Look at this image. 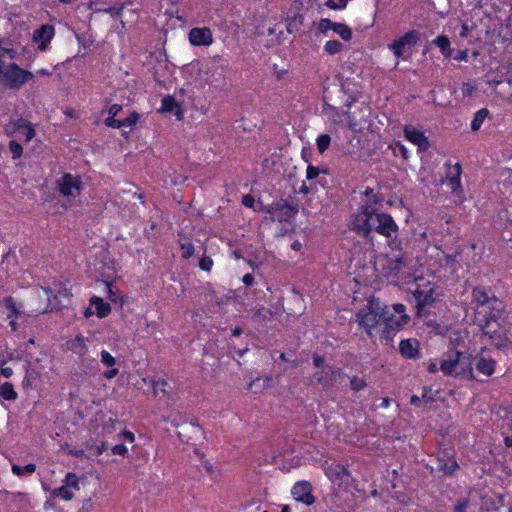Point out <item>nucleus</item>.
Wrapping results in <instances>:
<instances>
[{
	"mask_svg": "<svg viewBox=\"0 0 512 512\" xmlns=\"http://www.w3.org/2000/svg\"><path fill=\"white\" fill-rule=\"evenodd\" d=\"M42 291L47 296L49 302L51 301L50 300L51 296H53L54 298H57L58 295L67 296V290L66 289L55 291L52 288H43Z\"/></svg>",
	"mask_w": 512,
	"mask_h": 512,
	"instance_id": "nucleus-43",
	"label": "nucleus"
},
{
	"mask_svg": "<svg viewBox=\"0 0 512 512\" xmlns=\"http://www.w3.org/2000/svg\"><path fill=\"white\" fill-rule=\"evenodd\" d=\"M182 256L185 259L190 258L194 253V246L189 242L181 243Z\"/></svg>",
	"mask_w": 512,
	"mask_h": 512,
	"instance_id": "nucleus-42",
	"label": "nucleus"
},
{
	"mask_svg": "<svg viewBox=\"0 0 512 512\" xmlns=\"http://www.w3.org/2000/svg\"><path fill=\"white\" fill-rule=\"evenodd\" d=\"M100 362L108 369L103 372V377L106 379H112L119 373L115 367L116 359L108 351L102 350L100 353Z\"/></svg>",
	"mask_w": 512,
	"mask_h": 512,
	"instance_id": "nucleus-25",
	"label": "nucleus"
},
{
	"mask_svg": "<svg viewBox=\"0 0 512 512\" xmlns=\"http://www.w3.org/2000/svg\"><path fill=\"white\" fill-rule=\"evenodd\" d=\"M13 132L16 133L20 140L25 142L31 141L35 136V129L33 125L24 119H18L13 124Z\"/></svg>",
	"mask_w": 512,
	"mask_h": 512,
	"instance_id": "nucleus-20",
	"label": "nucleus"
},
{
	"mask_svg": "<svg viewBox=\"0 0 512 512\" xmlns=\"http://www.w3.org/2000/svg\"><path fill=\"white\" fill-rule=\"evenodd\" d=\"M291 493L296 501L302 502L306 505H311L314 502L312 487L310 483L306 481L297 482L293 486Z\"/></svg>",
	"mask_w": 512,
	"mask_h": 512,
	"instance_id": "nucleus-16",
	"label": "nucleus"
},
{
	"mask_svg": "<svg viewBox=\"0 0 512 512\" xmlns=\"http://www.w3.org/2000/svg\"><path fill=\"white\" fill-rule=\"evenodd\" d=\"M489 339L496 349L502 350L505 353L511 348V341L507 337L506 329H502L498 333L493 334Z\"/></svg>",
	"mask_w": 512,
	"mask_h": 512,
	"instance_id": "nucleus-28",
	"label": "nucleus"
},
{
	"mask_svg": "<svg viewBox=\"0 0 512 512\" xmlns=\"http://www.w3.org/2000/svg\"><path fill=\"white\" fill-rule=\"evenodd\" d=\"M431 392V388L424 387L421 399L424 400L425 402H432L434 400V397L432 396Z\"/></svg>",
	"mask_w": 512,
	"mask_h": 512,
	"instance_id": "nucleus-55",
	"label": "nucleus"
},
{
	"mask_svg": "<svg viewBox=\"0 0 512 512\" xmlns=\"http://www.w3.org/2000/svg\"><path fill=\"white\" fill-rule=\"evenodd\" d=\"M343 41L348 42L353 37L352 29L345 23L338 22L334 31Z\"/></svg>",
	"mask_w": 512,
	"mask_h": 512,
	"instance_id": "nucleus-32",
	"label": "nucleus"
},
{
	"mask_svg": "<svg viewBox=\"0 0 512 512\" xmlns=\"http://www.w3.org/2000/svg\"><path fill=\"white\" fill-rule=\"evenodd\" d=\"M470 31H471V27L467 23H464L461 26L460 36L463 38H466L469 36Z\"/></svg>",
	"mask_w": 512,
	"mask_h": 512,
	"instance_id": "nucleus-61",
	"label": "nucleus"
},
{
	"mask_svg": "<svg viewBox=\"0 0 512 512\" xmlns=\"http://www.w3.org/2000/svg\"><path fill=\"white\" fill-rule=\"evenodd\" d=\"M3 306L5 308V314L9 319V326L12 331L18 329L17 320L23 316L21 306L18 305L12 297H7L3 300Z\"/></svg>",
	"mask_w": 512,
	"mask_h": 512,
	"instance_id": "nucleus-15",
	"label": "nucleus"
},
{
	"mask_svg": "<svg viewBox=\"0 0 512 512\" xmlns=\"http://www.w3.org/2000/svg\"><path fill=\"white\" fill-rule=\"evenodd\" d=\"M80 490V478L77 474L69 472L62 481V485L53 489L52 495L64 501L74 497L76 491Z\"/></svg>",
	"mask_w": 512,
	"mask_h": 512,
	"instance_id": "nucleus-10",
	"label": "nucleus"
},
{
	"mask_svg": "<svg viewBox=\"0 0 512 512\" xmlns=\"http://www.w3.org/2000/svg\"><path fill=\"white\" fill-rule=\"evenodd\" d=\"M254 203H255V200H254V197L251 196V195H244L243 198H242V204L245 206V207H248V208H253L254 207Z\"/></svg>",
	"mask_w": 512,
	"mask_h": 512,
	"instance_id": "nucleus-57",
	"label": "nucleus"
},
{
	"mask_svg": "<svg viewBox=\"0 0 512 512\" xmlns=\"http://www.w3.org/2000/svg\"><path fill=\"white\" fill-rule=\"evenodd\" d=\"M35 74L15 62L0 70V83L12 90H19L33 81Z\"/></svg>",
	"mask_w": 512,
	"mask_h": 512,
	"instance_id": "nucleus-3",
	"label": "nucleus"
},
{
	"mask_svg": "<svg viewBox=\"0 0 512 512\" xmlns=\"http://www.w3.org/2000/svg\"><path fill=\"white\" fill-rule=\"evenodd\" d=\"M373 223V230L386 238H392L398 232V225L389 214L376 212Z\"/></svg>",
	"mask_w": 512,
	"mask_h": 512,
	"instance_id": "nucleus-12",
	"label": "nucleus"
},
{
	"mask_svg": "<svg viewBox=\"0 0 512 512\" xmlns=\"http://www.w3.org/2000/svg\"><path fill=\"white\" fill-rule=\"evenodd\" d=\"M344 50V45L337 40H329L323 46V51L328 55H335Z\"/></svg>",
	"mask_w": 512,
	"mask_h": 512,
	"instance_id": "nucleus-33",
	"label": "nucleus"
},
{
	"mask_svg": "<svg viewBox=\"0 0 512 512\" xmlns=\"http://www.w3.org/2000/svg\"><path fill=\"white\" fill-rule=\"evenodd\" d=\"M255 316L258 318H262L263 320H268L272 316V313L270 310L262 307L255 312Z\"/></svg>",
	"mask_w": 512,
	"mask_h": 512,
	"instance_id": "nucleus-51",
	"label": "nucleus"
},
{
	"mask_svg": "<svg viewBox=\"0 0 512 512\" xmlns=\"http://www.w3.org/2000/svg\"><path fill=\"white\" fill-rule=\"evenodd\" d=\"M325 475L333 484H348L350 481L349 471L341 464L325 461L322 465Z\"/></svg>",
	"mask_w": 512,
	"mask_h": 512,
	"instance_id": "nucleus-11",
	"label": "nucleus"
},
{
	"mask_svg": "<svg viewBox=\"0 0 512 512\" xmlns=\"http://www.w3.org/2000/svg\"><path fill=\"white\" fill-rule=\"evenodd\" d=\"M55 34L54 27L48 24L42 25L40 28L34 31L33 41L38 45V48L42 51L46 50L48 44L53 39Z\"/></svg>",
	"mask_w": 512,
	"mask_h": 512,
	"instance_id": "nucleus-17",
	"label": "nucleus"
},
{
	"mask_svg": "<svg viewBox=\"0 0 512 512\" xmlns=\"http://www.w3.org/2000/svg\"><path fill=\"white\" fill-rule=\"evenodd\" d=\"M9 150L12 154L13 159H18L22 156V146L15 140H11L9 142Z\"/></svg>",
	"mask_w": 512,
	"mask_h": 512,
	"instance_id": "nucleus-39",
	"label": "nucleus"
},
{
	"mask_svg": "<svg viewBox=\"0 0 512 512\" xmlns=\"http://www.w3.org/2000/svg\"><path fill=\"white\" fill-rule=\"evenodd\" d=\"M426 368L429 373L433 374L440 370V365L438 366L437 362L434 360H429L426 364Z\"/></svg>",
	"mask_w": 512,
	"mask_h": 512,
	"instance_id": "nucleus-54",
	"label": "nucleus"
},
{
	"mask_svg": "<svg viewBox=\"0 0 512 512\" xmlns=\"http://www.w3.org/2000/svg\"><path fill=\"white\" fill-rule=\"evenodd\" d=\"M413 295L416 300L417 314L420 317L423 316L425 308L432 305L438 296L435 294L434 285L430 282H427L422 286L418 284L417 288L413 290Z\"/></svg>",
	"mask_w": 512,
	"mask_h": 512,
	"instance_id": "nucleus-9",
	"label": "nucleus"
},
{
	"mask_svg": "<svg viewBox=\"0 0 512 512\" xmlns=\"http://www.w3.org/2000/svg\"><path fill=\"white\" fill-rule=\"evenodd\" d=\"M434 43L441 49L443 54H446V50H448L450 46V41L446 36H438Z\"/></svg>",
	"mask_w": 512,
	"mask_h": 512,
	"instance_id": "nucleus-41",
	"label": "nucleus"
},
{
	"mask_svg": "<svg viewBox=\"0 0 512 512\" xmlns=\"http://www.w3.org/2000/svg\"><path fill=\"white\" fill-rule=\"evenodd\" d=\"M139 118L140 115L137 112H132L125 119H120V122L123 124V127H133L137 124Z\"/></svg>",
	"mask_w": 512,
	"mask_h": 512,
	"instance_id": "nucleus-40",
	"label": "nucleus"
},
{
	"mask_svg": "<svg viewBox=\"0 0 512 512\" xmlns=\"http://www.w3.org/2000/svg\"><path fill=\"white\" fill-rule=\"evenodd\" d=\"M409 315L406 314V308L403 304H394L391 307L384 305L383 310V333L389 330H399L408 324Z\"/></svg>",
	"mask_w": 512,
	"mask_h": 512,
	"instance_id": "nucleus-5",
	"label": "nucleus"
},
{
	"mask_svg": "<svg viewBox=\"0 0 512 512\" xmlns=\"http://www.w3.org/2000/svg\"><path fill=\"white\" fill-rule=\"evenodd\" d=\"M242 281L245 285L251 286L254 283V277L252 274L247 273L243 276Z\"/></svg>",
	"mask_w": 512,
	"mask_h": 512,
	"instance_id": "nucleus-62",
	"label": "nucleus"
},
{
	"mask_svg": "<svg viewBox=\"0 0 512 512\" xmlns=\"http://www.w3.org/2000/svg\"><path fill=\"white\" fill-rule=\"evenodd\" d=\"M166 386H167V382L164 379H159L157 381H154L153 390L155 393H158L159 391L165 393Z\"/></svg>",
	"mask_w": 512,
	"mask_h": 512,
	"instance_id": "nucleus-50",
	"label": "nucleus"
},
{
	"mask_svg": "<svg viewBox=\"0 0 512 512\" xmlns=\"http://www.w3.org/2000/svg\"><path fill=\"white\" fill-rule=\"evenodd\" d=\"M111 450H112V453L115 455L126 456L128 454V449L123 444H117L114 447H112Z\"/></svg>",
	"mask_w": 512,
	"mask_h": 512,
	"instance_id": "nucleus-49",
	"label": "nucleus"
},
{
	"mask_svg": "<svg viewBox=\"0 0 512 512\" xmlns=\"http://www.w3.org/2000/svg\"><path fill=\"white\" fill-rule=\"evenodd\" d=\"M383 310L384 305L379 301L372 300L356 314L359 326L368 336L373 337L379 332H383Z\"/></svg>",
	"mask_w": 512,
	"mask_h": 512,
	"instance_id": "nucleus-2",
	"label": "nucleus"
},
{
	"mask_svg": "<svg viewBox=\"0 0 512 512\" xmlns=\"http://www.w3.org/2000/svg\"><path fill=\"white\" fill-rule=\"evenodd\" d=\"M17 55V50L13 47L10 40L0 38V70L7 67L6 60H14Z\"/></svg>",
	"mask_w": 512,
	"mask_h": 512,
	"instance_id": "nucleus-23",
	"label": "nucleus"
},
{
	"mask_svg": "<svg viewBox=\"0 0 512 512\" xmlns=\"http://www.w3.org/2000/svg\"><path fill=\"white\" fill-rule=\"evenodd\" d=\"M121 110H122V106L121 105L113 104V105L110 106V108L108 110V114H109V116L116 117Z\"/></svg>",
	"mask_w": 512,
	"mask_h": 512,
	"instance_id": "nucleus-58",
	"label": "nucleus"
},
{
	"mask_svg": "<svg viewBox=\"0 0 512 512\" xmlns=\"http://www.w3.org/2000/svg\"><path fill=\"white\" fill-rule=\"evenodd\" d=\"M439 469L446 474H452L458 469V464L455 460L450 459L446 463L440 464Z\"/></svg>",
	"mask_w": 512,
	"mask_h": 512,
	"instance_id": "nucleus-38",
	"label": "nucleus"
},
{
	"mask_svg": "<svg viewBox=\"0 0 512 512\" xmlns=\"http://www.w3.org/2000/svg\"><path fill=\"white\" fill-rule=\"evenodd\" d=\"M474 89H475V87L473 84L464 83L461 88V91L464 96H470L473 93Z\"/></svg>",
	"mask_w": 512,
	"mask_h": 512,
	"instance_id": "nucleus-56",
	"label": "nucleus"
},
{
	"mask_svg": "<svg viewBox=\"0 0 512 512\" xmlns=\"http://www.w3.org/2000/svg\"><path fill=\"white\" fill-rule=\"evenodd\" d=\"M331 137L328 134H321L316 139L317 150L323 154L330 146Z\"/></svg>",
	"mask_w": 512,
	"mask_h": 512,
	"instance_id": "nucleus-36",
	"label": "nucleus"
},
{
	"mask_svg": "<svg viewBox=\"0 0 512 512\" xmlns=\"http://www.w3.org/2000/svg\"><path fill=\"white\" fill-rule=\"evenodd\" d=\"M188 41L194 47H208L214 42L212 30L209 27H194L188 33Z\"/></svg>",
	"mask_w": 512,
	"mask_h": 512,
	"instance_id": "nucleus-13",
	"label": "nucleus"
},
{
	"mask_svg": "<svg viewBox=\"0 0 512 512\" xmlns=\"http://www.w3.org/2000/svg\"><path fill=\"white\" fill-rule=\"evenodd\" d=\"M120 436H122L124 439L128 440L131 443L134 442L135 440V436L131 431L125 430L122 432Z\"/></svg>",
	"mask_w": 512,
	"mask_h": 512,
	"instance_id": "nucleus-63",
	"label": "nucleus"
},
{
	"mask_svg": "<svg viewBox=\"0 0 512 512\" xmlns=\"http://www.w3.org/2000/svg\"><path fill=\"white\" fill-rule=\"evenodd\" d=\"M160 112L174 113L178 120H181L183 118V110L181 108V105L171 95H167L162 99Z\"/></svg>",
	"mask_w": 512,
	"mask_h": 512,
	"instance_id": "nucleus-24",
	"label": "nucleus"
},
{
	"mask_svg": "<svg viewBox=\"0 0 512 512\" xmlns=\"http://www.w3.org/2000/svg\"><path fill=\"white\" fill-rule=\"evenodd\" d=\"M88 341V338L78 334L67 342V348L78 357H83L88 352Z\"/></svg>",
	"mask_w": 512,
	"mask_h": 512,
	"instance_id": "nucleus-21",
	"label": "nucleus"
},
{
	"mask_svg": "<svg viewBox=\"0 0 512 512\" xmlns=\"http://www.w3.org/2000/svg\"><path fill=\"white\" fill-rule=\"evenodd\" d=\"M313 361L315 366L321 370L315 375L316 381L319 383L327 384L329 382V374L332 372L331 368L324 365V359L320 356H314Z\"/></svg>",
	"mask_w": 512,
	"mask_h": 512,
	"instance_id": "nucleus-29",
	"label": "nucleus"
},
{
	"mask_svg": "<svg viewBox=\"0 0 512 512\" xmlns=\"http://www.w3.org/2000/svg\"><path fill=\"white\" fill-rule=\"evenodd\" d=\"M376 209L372 205H363L352 216L350 227L352 230L357 231L363 236L367 237L372 231L374 216Z\"/></svg>",
	"mask_w": 512,
	"mask_h": 512,
	"instance_id": "nucleus-7",
	"label": "nucleus"
},
{
	"mask_svg": "<svg viewBox=\"0 0 512 512\" xmlns=\"http://www.w3.org/2000/svg\"><path fill=\"white\" fill-rule=\"evenodd\" d=\"M472 302L475 304V308L478 310V313H487L488 310H490V312L500 311L498 308L500 302L496 297L490 295L488 291L482 287H476L473 289Z\"/></svg>",
	"mask_w": 512,
	"mask_h": 512,
	"instance_id": "nucleus-8",
	"label": "nucleus"
},
{
	"mask_svg": "<svg viewBox=\"0 0 512 512\" xmlns=\"http://www.w3.org/2000/svg\"><path fill=\"white\" fill-rule=\"evenodd\" d=\"M311 190H312V188L310 186H308L305 182H303L302 185L299 187L298 192L303 195H307L310 193Z\"/></svg>",
	"mask_w": 512,
	"mask_h": 512,
	"instance_id": "nucleus-64",
	"label": "nucleus"
},
{
	"mask_svg": "<svg viewBox=\"0 0 512 512\" xmlns=\"http://www.w3.org/2000/svg\"><path fill=\"white\" fill-rule=\"evenodd\" d=\"M321 172L322 171L318 167L308 165L306 169V179L313 180L317 178Z\"/></svg>",
	"mask_w": 512,
	"mask_h": 512,
	"instance_id": "nucleus-44",
	"label": "nucleus"
},
{
	"mask_svg": "<svg viewBox=\"0 0 512 512\" xmlns=\"http://www.w3.org/2000/svg\"><path fill=\"white\" fill-rule=\"evenodd\" d=\"M105 290H106V295L107 297L113 301V302H116L117 298H116V294L113 290V286L111 283L109 282H105Z\"/></svg>",
	"mask_w": 512,
	"mask_h": 512,
	"instance_id": "nucleus-52",
	"label": "nucleus"
},
{
	"mask_svg": "<svg viewBox=\"0 0 512 512\" xmlns=\"http://www.w3.org/2000/svg\"><path fill=\"white\" fill-rule=\"evenodd\" d=\"M475 366H476V370L479 373H481L487 377H490L495 372L496 361L490 357L478 355Z\"/></svg>",
	"mask_w": 512,
	"mask_h": 512,
	"instance_id": "nucleus-26",
	"label": "nucleus"
},
{
	"mask_svg": "<svg viewBox=\"0 0 512 512\" xmlns=\"http://www.w3.org/2000/svg\"><path fill=\"white\" fill-rule=\"evenodd\" d=\"M461 173L462 168L461 165L456 163L453 166H450L446 183L448 187L451 189L452 193L455 195H460L462 193V186H461Z\"/></svg>",
	"mask_w": 512,
	"mask_h": 512,
	"instance_id": "nucleus-19",
	"label": "nucleus"
},
{
	"mask_svg": "<svg viewBox=\"0 0 512 512\" xmlns=\"http://www.w3.org/2000/svg\"><path fill=\"white\" fill-rule=\"evenodd\" d=\"M500 315V311L496 312H490L489 316L485 322V325L482 328L483 334L487 336L488 338L492 336L493 334L498 333L500 330L504 329L500 326V323L498 322L497 318Z\"/></svg>",
	"mask_w": 512,
	"mask_h": 512,
	"instance_id": "nucleus-27",
	"label": "nucleus"
},
{
	"mask_svg": "<svg viewBox=\"0 0 512 512\" xmlns=\"http://www.w3.org/2000/svg\"><path fill=\"white\" fill-rule=\"evenodd\" d=\"M90 307L95 309V313L99 318L108 316L111 312L110 304L104 302L100 297L93 296L90 299Z\"/></svg>",
	"mask_w": 512,
	"mask_h": 512,
	"instance_id": "nucleus-30",
	"label": "nucleus"
},
{
	"mask_svg": "<svg viewBox=\"0 0 512 512\" xmlns=\"http://www.w3.org/2000/svg\"><path fill=\"white\" fill-rule=\"evenodd\" d=\"M88 449H91L93 451V455L94 456H100L106 449V444L105 443H101L100 445L96 446V447H89L87 446Z\"/></svg>",
	"mask_w": 512,
	"mask_h": 512,
	"instance_id": "nucleus-53",
	"label": "nucleus"
},
{
	"mask_svg": "<svg viewBox=\"0 0 512 512\" xmlns=\"http://www.w3.org/2000/svg\"><path fill=\"white\" fill-rule=\"evenodd\" d=\"M404 135L408 141L416 145L421 151H426L430 146L429 140L424 133L412 126H406L404 128Z\"/></svg>",
	"mask_w": 512,
	"mask_h": 512,
	"instance_id": "nucleus-18",
	"label": "nucleus"
},
{
	"mask_svg": "<svg viewBox=\"0 0 512 512\" xmlns=\"http://www.w3.org/2000/svg\"><path fill=\"white\" fill-rule=\"evenodd\" d=\"M417 41V33L409 31L393 43L388 45V48L393 52L397 59L401 58L404 54L405 48L412 46Z\"/></svg>",
	"mask_w": 512,
	"mask_h": 512,
	"instance_id": "nucleus-14",
	"label": "nucleus"
},
{
	"mask_svg": "<svg viewBox=\"0 0 512 512\" xmlns=\"http://www.w3.org/2000/svg\"><path fill=\"white\" fill-rule=\"evenodd\" d=\"M0 374L5 378H10L13 375V369L10 367L1 366Z\"/></svg>",
	"mask_w": 512,
	"mask_h": 512,
	"instance_id": "nucleus-60",
	"label": "nucleus"
},
{
	"mask_svg": "<svg viewBox=\"0 0 512 512\" xmlns=\"http://www.w3.org/2000/svg\"><path fill=\"white\" fill-rule=\"evenodd\" d=\"M399 351L404 358L415 359L419 355V341L414 338L402 340L399 343Z\"/></svg>",
	"mask_w": 512,
	"mask_h": 512,
	"instance_id": "nucleus-22",
	"label": "nucleus"
},
{
	"mask_svg": "<svg viewBox=\"0 0 512 512\" xmlns=\"http://www.w3.org/2000/svg\"><path fill=\"white\" fill-rule=\"evenodd\" d=\"M105 125L110 128L119 129L123 127V124H121L120 119H115V117L108 116L105 121Z\"/></svg>",
	"mask_w": 512,
	"mask_h": 512,
	"instance_id": "nucleus-46",
	"label": "nucleus"
},
{
	"mask_svg": "<svg viewBox=\"0 0 512 512\" xmlns=\"http://www.w3.org/2000/svg\"><path fill=\"white\" fill-rule=\"evenodd\" d=\"M17 398L18 394L11 382H5L0 386V399L6 401H15Z\"/></svg>",
	"mask_w": 512,
	"mask_h": 512,
	"instance_id": "nucleus-31",
	"label": "nucleus"
},
{
	"mask_svg": "<svg viewBox=\"0 0 512 512\" xmlns=\"http://www.w3.org/2000/svg\"><path fill=\"white\" fill-rule=\"evenodd\" d=\"M57 186L60 194L70 205L78 202L83 189V183L78 175L65 173L57 180Z\"/></svg>",
	"mask_w": 512,
	"mask_h": 512,
	"instance_id": "nucleus-6",
	"label": "nucleus"
},
{
	"mask_svg": "<svg viewBox=\"0 0 512 512\" xmlns=\"http://www.w3.org/2000/svg\"><path fill=\"white\" fill-rule=\"evenodd\" d=\"M376 267L381 266L382 273L386 277H400L405 279L410 275V268L400 254L378 258L375 262Z\"/></svg>",
	"mask_w": 512,
	"mask_h": 512,
	"instance_id": "nucleus-4",
	"label": "nucleus"
},
{
	"mask_svg": "<svg viewBox=\"0 0 512 512\" xmlns=\"http://www.w3.org/2000/svg\"><path fill=\"white\" fill-rule=\"evenodd\" d=\"M440 371L445 376L467 380L475 378L472 356L458 350H450L442 355Z\"/></svg>",
	"mask_w": 512,
	"mask_h": 512,
	"instance_id": "nucleus-1",
	"label": "nucleus"
},
{
	"mask_svg": "<svg viewBox=\"0 0 512 512\" xmlns=\"http://www.w3.org/2000/svg\"><path fill=\"white\" fill-rule=\"evenodd\" d=\"M488 113H489L488 110L485 108L480 109L475 113L474 118L471 121V129L473 131H477L481 127L484 120L488 116Z\"/></svg>",
	"mask_w": 512,
	"mask_h": 512,
	"instance_id": "nucleus-34",
	"label": "nucleus"
},
{
	"mask_svg": "<svg viewBox=\"0 0 512 512\" xmlns=\"http://www.w3.org/2000/svg\"><path fill=\"white\" fill-rule=\"evenodd\" d=\"M35 470H36V466H35V464H32V463H29L25 466H19L16 464L12 465V472H13V474H15L17 476L32 474L33 472H35Z\"/></svg>",
	"mask_w": 512,
	"mask_h": 512,
	"instance_id": "nucleus-35",
	"label": "nucleus"
},
{
	"mask_svg": "<svg viewBox=\"0 0 512 512\" xmlns=\"http://www.w3.org/2000/svg\"><path fill=\"white\" fill-rule=\"evenodd\" d=\"M213 261L210 257H203L199 262V267L204 271H210Z\"/></svg>",
	"mask_w": 512,
	"mask_h": 512,
	"instance_id": "nucleus-48",
	"label": "nucleus"
},
{
	"mask_svg": "<svg viewBox=\"0 0 512 512\" xmlns=\"http://www.w3.org/2000/svg\"><path fill=\"white\" fill-rule=\"evenodd\" d=\"M37 377V374L34 373L33 371H30L28 369V366L26 367V374H25V378L23 380V384L24 385H27V386H31L33 381L36 379Z\"/></svg>",
	"mask_w": 512,
	"mask_h": 512,
	"instance_id": "nucleus-47",
	"label": "nucleus"
},
{
	"mask_svg": "<svg viewBox=\"0 0 512 512\" xmlns=\"http://www.w3.org/2000/svg\"><path fill=\"white\" fill-rule=\"evenodd\" d=\"M336 25H338V22H333L328 18H323L318 23V30L322 34H326L329 30L334 31Z\"/></svg>",
	"mask_w": 512,
	"mask_h": 512,
	"instance_id": "nucleus-37",
	"label": "nucleus"
},
{
	"mask_svg": "<svg viewBox=\"0 0 512 512\" xmlns=\"http://www.w3.org/2000/svg\"><path fill=\"white\" fill-rule=\"evenodd\" d=\"M203 469H204V470H205V472H206V473H208L210 476H213V475H214V473H215V470H214L213 465H212L209 461H207V460L203 461Z\"/></svg>",
	"mask_w": 512,
	"mask_h": 512,
	"instance_id": "nucleus-59",
	"label": "nucleus"
},
{
	"mask_svg": "<svg viewBox=\"0 0 512 512\" xmlns=\"http://www.w3.org/2000/svg\"><path fill=\"white\" fill-rule=\"evenodd\" d=\"M350 384H351V388L354 391H360L366 386V382L363 379L358 378V377H353L350 381Z\"/></svg>",
	"mask_w": 512,
	"mask_h": 512,
	"instance_id": "nucleus-45",
	"label": "nucleus"
}]
</instances>
